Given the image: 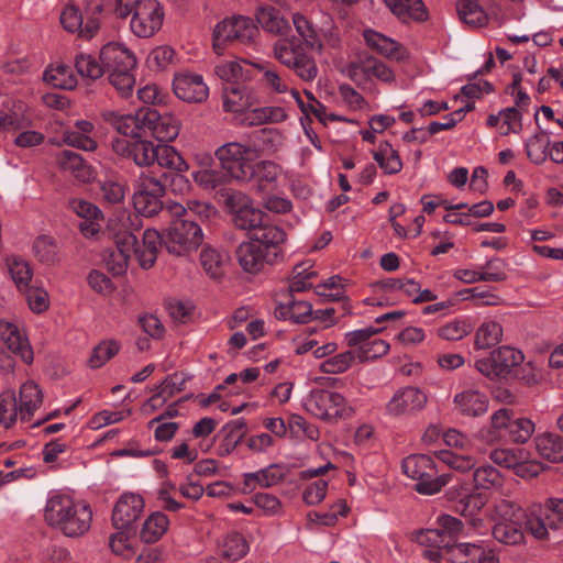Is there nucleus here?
Segmentation results:
<instances>
[{
	"label": "nucleus",
	"mask_w": 563,
	"mask_h": 563,
	"mask_svg": "<svg viewBox=\"0 0 563 563\" xmlns=\"http://www.w3.org/2000/svg\"><path fill=\"white\" fill-rule=\"evenodd\" d=\"M59 167L69 172L75 178L82 183H87L92 177V170L86 164L82 156L76 152L65 150L57 156Z\"/></svg>",
	"instance_id": "7c9ffc66"
},
{
	"label": "nucleus",
	"mask_w": 563,
	"mask_h": 563,
	"mask_svg": "<svg viewBox=\"0 0 563 563\" xmlns=\"http://www.w3.org/2000/svg\"><path fill=\"white\" fill-rule=\"evenodd\" d=\"M192 176L194 180L206 189H216L225 183V175L217 169H200Z\"/></svg>",
	"instance_id": "774afa93"
},
{
	"label": "nucleus",
	"mask_w": 563,
	"mask_h": 563,
	"mask_svg": "<svg viewBox=\"0 0 563 563\" xmlns=\"http://www.w3.org/2000/svg\"><path fill=\"white\" fill-rule=\"evenodd\" d=\"M365 344L366 345L354 350V352H356V358L361 363L382 357L389 351V344L382 339H375Z\"/></svg>",
	"instance_id": "0e129e2a"
},
{
	"label": "nucleus",
	"mask_w": 563,
	"mask_h": 563,
	"mask_svg": "<svg viewBox=\"0 0 563 563\" xmlns=\"http://www.w3.org/2000/svg\"><path fill=\"white\" fill-rule=\"evenodd\" d=\"M346 73L353 81L369 76H375L384 82H393L395 80L394 71L385 63L369 54L360 55L357 60L351 62L346 67Z\"/></svg>",
	"instance_id": "2eb2a0df"
},
{
	"label": "nucleus",
	"mask_w": 563,
	"mask_h": 563,
	"mask_svg": "<svg viewBox=\"0 0 563 563\" xmlns=\"http://www.w3.org/2000/svg\"><path fill=\"white\" fill-rule=\"evenodd\" d=\"M0 338L5 343L7 347L15 355H19L25 364L33 362V350L29 340L20 332L16 325L1 321Z\"/></svg>",
	"instance_id": "393cba45"
},
{
	"label": "nucleus",
	"mask_w": 563,
	"mask_h": 563,
	"mask_svg": "<svg viewBox=\"0 0 563 563\" xmlns=\"http://www.w3.org/2000/svg\"><path fill=\"white\" fill-rule=\"evenodd\" d=\"M216 157L227 174L238 181H250L255 177L254 162L257 157L255 148L238 142L221 145Z\"/></svg>",
	"instance_id": "39448f33"
},
{
	"label": "nucleus",
	"mask_w": 563,
	"mask_h": 563,
	"mask_svg": "<svg viewBox=\"0 0 563 563\" xmlns=\"http://www.w3.org/2000/svg\"><path fill=\"white\" fill-rule=\"evenodd\" d=\"M144 508L143 498L133 493L124 494L114 505L112 511V525L118 530L128 529L135 522Z\"/></svg>",
	"instance_id": "a211bd4d"
},
{
	"label": "nucleus",
	"mask_w": 563,
	"mask_h": 563,
	"mask_svg": "<svg viewBox=\"0 0 563 563\" xmlns=\"http://www.w3.org/2000/svg\"><path fill=\"white\" fill-rule=\"evenodd\" d=\"M428 401L427 395L418 387H404L395 393L386 406L391 416H400L415 412L424 408Z\"/></svg>",
	"instance_id": "dca6fc26"
},
{
	"label": "nucleus",
	"mask_w": 563,
	"mask_h": 563,
	"mask_svg": "<svg viewBox=\"0 0 563 563\" xmlns=\"http://www.w3.org/2000/svg\"><path fill=\"white\" fill-rule=\"evenodd\" d=\"M534 432V423L527 418L511 420L506 438L514 443H526Z\"/></svg>",
	"instance_id": "13d9d810"
},
{
	"label": "nucleus",
	"mask_w": 563,
	"mask_h": 563,
	"mask_svg": "<svg viewBox=\"0 0 563 563\" xmlns=\"http://www.w3.org/2000/svg\"><path fill=\"white\" fill-rule=\"evenodd\" d=\"M522 360L523 355L520 351L505 345L494 350L489 357L477 360L475 367L486 377L494 379L506 377Z\"/></svg>",
	"instance_id": "9d476101"
},
{
	"label": "nucleus",
	"mask_w": 563,
	"mask_h": 563,
	"mask_svg": "<svg viewBox=\"0 0 563 563\" xmlns=\"http://www.w3.org/2000/svg\"><path fill=\"white\" fill-rule=\"evenodd\" d=\"M305 406L310 413L327 422H336L353 413L341 394L328 389L311 390Z\"/></svg>",
	"instance_id": "423d86ee"
},
{
	"label": "nucleus",
	"mask_w": 563,
	"mask_h": 563,
	"mask_svg": "<svg viewBox=\"0 0 563 563\" xmlns=\"http://www.w3.org/2000/svg\"><path fill=\"white\" fill-rule=\"evenodd\" d=\"M164 11L156 0H143L136 5L130 26L133 34L147 38L153 36L163 24Z\"/></svg>",
	"instance_id": "9b49d317"
},
{
	"label": "nucleus",
	"mask_w": 563,
	"mask_h": 563,
	"mask_svg": "<svg viewBox=\"0 0 563 563\" xmlns=\"http://www.w3.org/2000/svg\"><path fill=\"white\" fill-rule=\"evenodd\" d=\"M292 22L305 45L311 49L321 52L322 42L313 27V24L301 13H295L292 15Z\"/></svg>",
	"instance_id": "49530a36"
},
{
	"label": "nucleus",
	"mask_w": 563,
	"mask_h": 563,
	"mask_svg": "<svg viewBox=\"0 0 563 563\" xmlns=\"http://www.w3.org/2000/svg\"><path fill=\"white\" fill-rule=\"evenodd\" d=\"M102 199L109 205L121 203L126 194V181L123 178H107L100 181Z\"/></svg>",
	"instance_id": "8fccbe9b"
},
{
	"label": "nucleus",
	"mask_w": 563,
	"mask_h": 563,
	"mask_svg": "<svg viewBox=\"0 0 563 563\" xmlns=\"http://www.w3.org/2000/svg\"><path fill=\"white\" fill-rule=\"evenodd\" d=\"M44 518L49 527L64 536L79 538L90 529L92 510L88 504L70 496L55 495L46 503Z\"/></svg>",
	"instance_id": "f03ea898"
},
{
	"label": "nucleus",
	"mask_w": 563,
	"mask_h": 563,
	"mask_svg": "<svg viewBox=\"0 0 563 563\" xmlns=\"http://www.w3.org/2000/svg\"><path fill=\"white\" fill-rule=\"evenodd\" d=\"M141 122L145 125V136H153L159 142H172L179 134L180 124L173 114H161L150 106L145 107Z\"/></svg>",
	"instance_id": "f8f14e48"
},
{
	"label": "nucleus",
	"mask_w": 563,
	"mask_h": 563,
	"mask_svg": "<svg viewBox=\"0 0 563 563\" xmlns=\"http://www.w3.org/2000/svg\"><path fill=\"white\" fill-rule=\"evenodd\" d=\"M512 417L514 412L511 409L501 408L497 410L490 418V426L481 430V438L487 443H495L501 439H506V433Z\"/></svg>",
	"instance_id": "c85d7f7f"
},
{
	"label": "nucleus",
	"mask_w": 563,
	"mask_h": 563,
	"mask_svg": "<svg viewBox=\"0 0 563 563\" xmlns=\"http://www.w3.org/2000/svg\"><path fill=\"white\" fill-rule=\"evenodd\" d=\"M390 11L399 19L407 21H424L427 11L422 0H383Z\"/></svg>",
	"instance_id": "c9c22d12"
},
{
	"label": "nucleus",
	"mask_w": 563,
	"mask_h": 563,
	"mask_svg": "<svg viewBox=\"0 0 563 563\" xmlns=\"http://www.w3.org/2000/svg\"><path fill=\"white\" fill-rule=\"evenodd\" d=\"M114 243L117 253L128 255V258H130L132 254L139 257L140 246L134 233L129 231L119 232L114 236Z\"/></svg>",
	"instance_id": "69168bd1"
},
{
	"label": "nucleus",
	"mask_w": 563,
	"mask_h": 563,
	"mask_svg": "<svg viewBox=\"0 0 563 563\" xmlns=\"http://www.w3.org/2000/svg\"><path fill=\"white\" fill-rule=\"evenodd\" d=\"M366 44L378 54L388 59L404 62L409 59L408 49L397 41L387 37L376 31L367 30L364 32Z\"/></svg>",
	"instance_id": "b1692460"
},
{
	"label": "nucleus",
	"mask_w": 563,
	"mask_h": 563,
	"mask_svg": "<svg viewBox=\"0 0 563 563\" xmlns=\"http://www.w3.org/2000/svg\"><path fill=\"white\" fill-rule=\"evenodd\" d=\"M165 194L166 188L161 180L142 173L136 180L133 206L139 214L152 218L164 209L162 198Z\"/></svg>",
	"instance_id": "1a4fd4ad"
},
{
	"label": "nucleus",
	"mask_w": 563,
	"mask_h": 563,
	"mask_svg": "<svg viewBox=\"0 0 563 563\" xmlns=\"http://www.w3.org/2000/svg\"><path fill=\"white\" fill-rule=\"evenodd\" d=\"M471 333V325L465 321L454 320L438 329L441 339L457 341Z\"/></svg>",
	"instance_id": "338daca9"
},
{
	"label": "nucleus",
	"mask_w": 563,
	"mask_h": 563,
	"mask_svg": "<svg viewBox=\"0 0 563 563\" xmlns=\"http://www.w3.org/2000/svg\"><path fill=\"white\" fill-rule=\"evenodd\" d=\"M456 9L460 19L472 26H482L487 20V15L479 5L478 0H459Z\"/></svg>",
	"instance_id": "a18cd8bd"
},
{
	"label": "nucleus",
	"mask_w": 563,
	"mask_h": 563,
	"mask_svg": "<svg viewBox=\"0 0 563 563\" xmlns=\"http://www.w3.org/2000/svg\"><path fill=\"white\" fill-rule=\"evenodd\" d=\"M445 554L452 563H499V559L492 551H486L475 543H454L446 548Z\"/></svg>",
	"instance_id": "aec40b11"
},
{
	"label": "nucleus",
	"mask_w": 563,
	"mask_h": 563,
	"mask_svg": "<svg viewBox=\"0 0 563 563\" xmlns=\"http://www.w3.org/2000/svg\"><path fill=\"white\" fill-rule=\"evenodd\" d=\"M158 247H165L164 232L154 229L143 232V249L140 247L139 260L143 268H151L157 255Z\"/></svg>",
	"instance_id": "e433bc0d"
},
{
	"label": "nucleus",
	"mask_w": 563,
	"mask_h": 563,
	"mask_svg": "<svg viewBox=\"0 0 563 563\" xmlns=\"http://www.w3.org/2000/svg\"><path fill=\"white\" fill-rule=\"evenodd\" d=\"M121 349L120 342L113 339L103 340L97 344L88 360L90 368H99L103 366L109 360L114 357Z\"/></svg>",
	"instance_id": "de8ad7c7"
},
{
	"label": "nucleus",
	"mask_w": 563,
	"mask_h": 563,
	"mask_svg": "<svg viewBox=\"0 0 563 563\" xmlns=\"http://www.w3.org/2000/svg\"><path fill=\"white\" fill-rule=\"evenodd\" d=\"M216 212L214 208L199 201H188L187 207L177 202L167 206L166 213L170 222L164 230L166 251L176 256H185L197 250L203 239L201 225Z\"/></svg>",
	"instance_id": "f257e3e1"
},
{
	"label": "nucleus",
	"mask_w": 563,
	"mask_h": 563,
	"mask_svg": "<svg viewBox=\"0 0 563 563\" xmlns=\"http://www.w3.org/2000/svg\"><path fill=\"white\" fill-rule=\"evenodd\" d=\"M550 139L547 132L541 131L531 136L526 143L528 158L536 165L547 161Z\"/></svg>",
	"instance_id": "09e8293b"
},
{
	"label": "nucleus",
	"mask_w": 563,
	"mask_h": 563,
	"mask_svg": "<svg viewBox=\"0 0 563 563\" xmlns=\"http://www.w3.org/2000/svg\"><path fill=\"white\" fill-rule=\"evenodd\" d=\"M219 552L222 559L234 563L243 559L250 550L249 542L244 536L236 531H231L218 542Z\"/></svg>",
	"instance_id": "bb28decb"
},
{
	"label": "nucleus",
	"mask_w": 563,
	"mask_h": 563,
	"mask_svg": "<svg viewBox=\"0 0 563 563\" xmlns=\"http://www.w3.org/2000/svg\"><path fill=\"white\" fill-rule=\"evenodd\" d=\"M356 358V352L354 350L345 351L336 354L320 365V371L325 374H340L345 372Z\"/></svg>",
	"instance_id": "680f3d73"
},
{
	"label": "nucleus",
	"mask_w": 563,
	"mask_h": 563,
	"mask_svg": "<svg viewBox=\"0 0 563 563\" xmlns=\"http://www.w3.org/2000/svg\"><path fill=\"white\" fill-rule=\"evenodd\" d=\"M8 267L18 289L22 291L27 288L33 275L29 263L21 258L13 257L12 260H8Z\"/></svg>",
	"instance_id": "bf43d9fd"
},
{
	"label": "nucleus",
	"mask_w": 563,
	"mask_h": 563,
	"mask_svg": "<svg viewBox=\"0 0 563 563\" xmlns=\"http://www.w3.org/2000/svg\"><path fill=\"white\" fill-rule=\"evenodd\" d=\"M42 400L43 394L38 386L34 382L24 383L20 387L18 405L21 419L29 421Z\"/></svg>",
	"instance_id": "473e14b6"
},
{
	"label": "nucleus",
	"mask_w": 563,
	"mask_h": 563,
	"mask_svg": "<svg viewBox=\"0 0 563 563\" xmlns=\"http://www.w3.org/2000/svg\"><path fill=\"white\" fill-rule=\"evenodd\" d=\"M19 412L18 400L13 391L7 390L0 394V422L10 428L16 420Z\"/></svg>",
	"instance_id": "052dcab7"
},
{
	"label": "nucleus",
	"mask_w": 563,
	"mask_h": 563,
	"mask_svg": "<svg viewBox=\"0 0 563 563\" xmlns=\"http://www.w3.org/2000/svg\"><path fill=\"white\" fill-rule=\"evenodd\" d=\"M200 263L206 273L214 279L223 275L224 257L211 246H206L200 253Z\"/></svg>",
	"instance_id": "864d4df0"
},
{
	"label": "nucleus",
	"mask_w": 563,
	"mask_h": 563,
	"mask_svg": "<svg viewBox=\"0 0 563 563\" xmlns=\"http://www.w3.org/2000/svg\"><path fill=\"white\" fill-rule=\"evenodd\" d=\"M373 157L385 174H398L402 169V162L398 151L387 142H380L378 150L373 152Z\"/></svg>",
	"instance_id": "ea45409f"
},
{
	"label": "nucleus",
	"mask_w": 563,
	"mask_h": 563,
	"mask_svg": "<svg viewBox=\"0 0 563 563\" xmlns=\"http://www.w3.org/2000/svg\"><path fill=\"white\" fill-rule=\"evenodd\" d=\"M538 453L552 463L563 462V437L547 432L536 438Z\"/></svg>",
	"instance_id": "72a5a7b5"
},
{
	"label": "nucleus",
	"mask_w": 563,
	"mask_h": 563,
	"mask_svg": "<svg viewBox=\"0 0 563 563\" xmlns=\"http://www.w3.org/2000/svg\"><path fill=\"white\" fill-rule=\"evenodd\" d=\"M75 67L80 76L92 80L99 79L106 74L102 63H99L96 57L89 54L77 55Z\"/></svg>",
	"instance_id": "4d7b16f0"
},
{
	"label": "nucleus",
	"mask_w": 563,
	"mask_h": 563,
	"mask_svg": "<svg viewBox=\"0 0 563 563\" xmlns=\"http://www.w3.org/2000/svg\"><path fill=\"white\" fill-rule=\"evenodd\" d=\"M503 124L499 126L500 135L520 133L522 131V114L517 107L506 108L500 111Z\"/></svg>",
	"instance_id": "e2e57ef3"
},
{
	"label": "nucleus",
	"mask_w": 563,
	"mask_h": 563,
	"mask_svg": "<svg viewBox=\"0 0 563 563\" xmlns=\"http://www.w3.org/2000/svg\"><path fill=\"white\" fill-rule=\"evenodd\" d=\"M33 252L35 257L42 264L53 266L59 262V249L54 238L49 235H41L33 243Z\"/></svg>",
	"instance_id": "a19ab883"
},
{
	"label": "nucleus",
	"mask_w": 563,
	"mask_h": 563,
	"mask_svg": "<svg viewBox=\"0 0 563 563\" xmlns=\"http://www.w3.org/2000/svg\"><path fill=\"white\" fill-rule=\"evenodd\" d=\"M256 103V92L245 84H231L223 88V108L228 112H244Z\"/></svg>",
	"instance_id": "5701e85b"
},
{
	"label": "nucleus",
	"mask_w": 563,
	"mask_h": 563,
	"mask_svg": "<svg viewBox=\"0 0 563 563\" xmlns=\"http://www.w3.org/2000/svg\"><path fill=\"white\" fill-rule=\"evenodd\" d=\"M474 487L482 490H498L504 486L505 477L492 465H483L473 473Z\"/></svg>",
	"instance_id": "58836bf2"
},
{
	"label": "nucleus",
	"mask_w": 563,
	"mask_h": 563,
	"mask_svg": "<svg viewBox=\"0 0 563 563\" xmlns=\"http://www.w3.org/2000/svg\"><path fill=\"white\" fill-rule=\"evenodd\" d=\"M173 90L177 98L189 103H202L208 99L209 89L202 76L181 74L174 78Z\"/></svg>",
	"instance_id": "f3484780"
},
{
	"label": "nucleus",
	"mask_w": 563,
	"mask_h": 563,
	"mask_svg": "<svg viewBox=\"0 0 563 563\" xmlns=\"http://www.w3.org/2000/svg\"><path fill=\"white\" fill-rule=\"evenodd\" d=\"M563 529V498H547L541 506L540 516L533 518L530 527L531 534L537 539H547L548 530Z\"/></svg>",
	"instance_id": "4468645a"
},
{
	"label": "nucleus",
	"mask_w": 563,
	"mask_h": 563,
	"mask_svg": "<svg viewBox=\"0 0 563 563\" xmlns=\"http://www.w3.org/2000/svg\"><path fill=\"white\" fill-rule=\"evenodd\" d=\"M258 34V29L249 16L234 15L219 22L213 30V48L218 54L227 44H251Z\"/></svg>",
	"instance_id": "0eeeda50"
},
{
	"label": "nucleus",
	"mask_w": 563,
	"mask_h": 563,
	"mask_svg": "<svg viewBox=\"0 0 563 563\" xmlns=\"http://www.w3.org/2000/svg\"><path fill=\"white\" fill-rule=\"evenodd\" d=\"M169 527V519L163 511L152 512L143 523L140 538L144 543H155L162 539Z\"/></svg>",
	"instance_id": "f704fd0d"
},
{
	"label": "nucleus",
	"mask_w": 563,
	"mask_h": 563,
	"mask_svg": "<svg viewBox=\"0 0 563 563\" xmlns=\"http://www.w3.org/2000/svg\"><path fill=\"white\" fill-rule=\"evenodd\" d=\"M494 520L495 523L528 527L530 529L533 518H529L526 510L515 501L500 499L494 506Z\"/></svg>",
	"instance_id": "a878e982"
},
{
	"label": "nucleus",
	"mask_w": 563,
	"mask_h": 563,
	"mask_svg": "<svg viewBox=\"0 0 563 563\" xmlns=\"http://www.w3.org/2000/svg\"><path fill=\"white\" fill-rule=\"evenodd\" d=\"M526 530H529V528L495 523L493 527V536L500 543L517 545L523 542Z\"/></svg>",
	"instance_id": "6e6d98bb"
},
{
	"label": "nucleus",
	"mask_w": 563,
	"mask_h": 563,
	"mask_svg": "<svg viewBox=\"0 0 563 563\" xmlns=\"http://www.w3.org/2000/svg\"><path fill=\"white\" fill-rule=\"evenodd\" d=\"M235 256L242 269L251 274L262 271L265 264L276 263L272 254H267L252 240L240 243Z\"/></svg>",
	"instance_id": "412c9836"
},
{
	"label": "nucleus",
	"mask_w": 563,
	"mask_h": 563,
	"mask_svg": "<svg viewBox=\"0 0 563 563\" xmlns=\"http://www.w3.org/2000/svg\"><path fill=\"white\" fill-rule=\"evenodd\" d=\"M223 434L221 444L219 445L218 454L227 456L231 454L234 449L242 442L246 434V422L244 419H238L224 424L220 431Z\"/></svg>",
	"instance_id": "2f4dec72"
},
{
	"label": "nucleus",
	"mask_w": 563,
	"mask_h": 563,
	"mask_svg": "<svg viewBox=\"0 0 563 563\" xmlns=\"http://www.w3.org/2000/svg\"><path fill=\"white\" fill-rule=\"evenodd\" d=\"M99 59L108 74L110 84L122 97H129L135 85L132 73L136 66L134 54L123 44L111 42L102 46Z\"/></svg>",
	"instance_id": "7ed1b4c3"
},
{
	"label": "nucleus",
	"mask_w": 563,
	"mask_h": 563,
	"mask_svg": "<svg viewBox=\"0 0 563 563\" xmlns=\"http://www.w3.org/2000/svg\"><path fill=\"white\" fill-rule=\"evenodd\" d=\"M266 216L262 210L251 207L233 214L232 222L235 228L249 231L250 234L263 223Z\"/></svg>",
	"instance_id": "3c124183"
},
{
	"label": "nucleus",
	"mask_w": 563,
	"mask_h": 563,
	"mask_svg": "<svg viewBox=\"0 0 563 563\" xmlns=\"http://www.w3.org/2000/svg\"><path fill=\"white\" fill-rule=\"evenodd\" d=\"M250 240L257 242V245L267 254H272L277 262V258L282 255V244L286 241V232L278 225L271 223L266 216L263 223L253 233H250Z\"/></svg>",
	"instance_id": "6ab92c4d"
},
{
	"label": "nucleus",
	"mask_w": 563,
	"mask_h": 563,
	"mask_svg": "<svg viewBox=\"0 0 563 563\" xmlns=\"http://www.w3.org/2000/svg\"><path fill=\"white\" fill-rule=\"evenodd\" d=\"M454 405L462 415L477 417L487 411L488 398L478 390H464L454 397Z\"/></svg>",
	"instance_id": "cd10ccee"
},
{
	"label": "nucleus",
	"mask_w": 563,
	"mask_h": 563,
	"mask_svg": "<svg viewBox=\"0 0 563 563\" xmlns=\"http://www.w3.org/2000/svg\"><path fill=\"white\" fill-rule=\"evenodd\" d=\"M305 54L303 46L296 37L280 38L274 44L275 58L290 68Z\"/></svg>",
	"instance_id": "4c0bfd02"
},
{
	"label": "nucleus",
	"mask_w": 563,
	"mask_h": 563,
	"mask_svg": "<svg viewBox=\"0 0 563 563\" xmlns=\"http://www.w3.org/2000/svg\"><path fill=\"white\" fill-rule=\"evenodd\" d=\"M501 336L503 327L496 321H486L477 329L474 345L478 350L490 349L500 342Z\"/></svg>",
	"instance_id": "79ce46f5"
},
{
	"label": "nucleus",
	"mask_w": 563,
	"mask_h": 563,
	"mask_svg": "<svg viewBox=\"0 0 563 563\" xmlns=\"http://www.w3.org/2000/svg\"><path fill=\"white\" fill-rule=\"evenodd\" d=\"M103 11V0H86L85 14L86 21L79 8L74 4L65 7L60 14L63 27L78 34L85 38H91L100 27V14Z\"/></svg>",
	"instance_id": "6e6552de"
},
{
	"label": "nucleus",
	"mask_w": 563,
	"mask_h": 563,
	"mask_svg": "<svg viewBox=\"0 0 563 563\" xmlns=\"http://www.w3.org/2000/svg\"><path fill=\"white\" fill-rule=\"evenodd\" d=\"M402 472L416 481L415 490L421 495L439 493L451 479L450 474L438 475L432 457L426 454H411L402 460Z\"/></svg>",
	"instance_id": "20e7f679"
},
{
	"label": "nucleus",
	"mask_w": 563,
	"mask_h": 563,
	"mask_svg": "<svg viewBox=\"0 0 563 563\" xmlns=\"http://www.w3.org/2000/svg\"><path fill=\"white\" fill-rule=\"evenodd\" d=\"M463 528V522L450 515H443L438 519V532H440L446 548L456 543Z\"/></svg>",
	"instance_id": "5fc2aeb1"
},
{
	"label": "nucleus",
	"mask_w": 563,
	"mask_h": 563,
	"mask_svg": "<svg viewBox=\"0 0 563 563\" xmlns=\"http://www.w3.org/2000/svg\"><path fill=\"white\" fill-rule=\"evenodd\" d=\"M137 136L133 140L117 137L112 141V150L120 156L132 158L139 166H150L157 158V145L145 139Z\"/></svg>",
	"instance_id": "ddd939ff"
},
{
	"label": "nucleus",
	"mask_w": 563,
	"mask_h": 563,
	"mask_svg": "<svg viewBox=\"0 0 563 563\" xmlns=\"http://www.w3.org/2000/svg\"><path fill=\"white\" fill-rule=\"evenodd\" d=\"M255 177L257 178L255 188L258 192H265L273 189L277 178V166L269 161L254 163Z\"/></svg>",
	"instance_id": "603ef678"
},
{
	"label": "nucleus",
	"mask_w": 563,
	"mask_h": 563,
	"mask_svg": "<svg viewBox=\"0 0 563 563\" xmlns=\"http://www.w3.org/2000/svg\"><path fill=\"white\" fill-rule=\"evenodd\" d=\"M144 114L145 107L139 109L135 114H120L114 111H106L102 113V118L118 133L129 136V140H133L137 136H145V125L141 122Z\"/></svg>",
	"instance_id": "4be33fe9"
},
{
	"label": "nucleus",
	"mask_w": 563,
	"mask_h": 563,
	"mask_svg": "<svg viewBox=\"0 0 563 563\" xmlns=\"http://www.w3.org/2000/svg\"><path fill=\"white\" fill-rule=\"evenodd\" d=\"M251 68L247 65L244 66L239 62H228L216 67V74L219 78L227 81L228 85L244 84L251 79Z\"/></svg>",
	"instance_id": "c03bdc74"
},
{
	"label": "nucleus",
	"mask_w": 563,
	"mask_h": 563,
	"mask_svg": "<svg viewBox=\"0 0 563 563\" xmlns=\"http://www.w3.org/2000/svg\"><path fill=\"white\" fill-rule=\"evenodd\" d=\"M256 20L264 31L275 35H283L290 29L288 21L280 14L279 10L268 4L261 5L257 9Z\"/></svg>",
	"instance_id": "c756f323"
},
{
	"label": "nucleus",
	"mask_w": 563,
	"mask_h": 563,
	"mask_svg": "<svg viewBox=\"0 0 563 563\" xmlns=\"http://www.w3.org/2000/svg\"><path fill=\"white\" fill-rule=\"evenodd\" d=\"M43 79L55 88L74 89L77 85V79L74 76L71 68L67 65H57L49 67L44 71Z\"/></svg>",
	"instance_id": "37998d69"
}]
</instances>
